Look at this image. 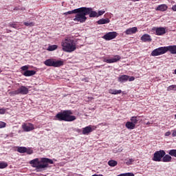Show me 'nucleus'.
Listing matches in <instances>:
<instances>
[{
    "mask_svg": "<svg viewBox=\"0 0 176 176\" xmlns=\"http://www.w3.org/2000/svg\"><path fill=\"white\" fill-rule=\"evenodd\" d=\"M30 164H31L32 167L36 168L37 172L45 171L46 168H48L49 164H54V162L53 160L46 157L41 158L39 161V158H36L30 161Z\"/></svg>",
    "mask_w": 176,
    "mask_h": 176,
    "instance_id": "obj_1",
    "label": "nucleus"
},
{
    "mask_svg": "<svg viewBox=\"0 0 176 176\" xmlns=\"http://www.w3.org/2000/svg\"><path fill=\"white\" fill-rule=\"evenodd\" d=\"M62 50L66 53H72L76 50V43L72 37H65L61 42Z\"/></svg>",
    "mask_w": 176,
    "mask_h": 176,
    "instance_id": "obj_2",
    "label": "nucleus"
},
{
    "mask_svg": "<svg viewBox=\"0 0 176 176\" xmlns=\"http://www.w3.org/2000/svg\"><path fill=\"white\" fill-rule=\"evenodd\" d=\"M72 115V111L64 110L55 116L54 120H58L59 122H74V120H76V116Z\"/></svg>",
    "mask_w": 176,
    "mask_h": 176,
    "instance_id": "obj_3",
    "label": "nucleus"
},
{
    "mask_svg": "<svg viewBox=\"0 0 176 176\" xmlns=\"http://www.w3.org/2000/svg\"><path fill=\"white\" fill-rule=\"evenodd\" d=\"M167 52H170L171 54H176V45H169L167 47H160L151 52V56L155 57L156 56H162Z\"/></svg>",
    "mask_w": 176,
    "mask_h": 176,
    "instance_id": "obj_4",
    "label": "nucleus"
},
{
    "mask_svg": "<svg viewBox=\"0 0 176 176\" xmlns=\"http://www.w3.org/2000/svg\"><path fill=\"white\" fill-rule=\"evenodd\" d=\"M89 13V8H86V7L80 8L73 20L74 21H78L79 23H85L86 20H87L86 16H87Z\"/></svg>",
    "mask_w": 176,
    "mask_h": 176,
    "instance_id": "obj_5",
    "label": "nucleus"
},
{
    "mask_svg": "<svg viewBox=\"0 0 176 176\" xmlns=\"http://www.w3.org/2000/svg\"><path fill=\"white\" fill-rule=\"evenodd\" d=\"M45 65L47 67H54L55 68H58L64 65V61L63 60H54V59H47L44 62Z\"/></svg>",
    "mask_w": 176,
    "mask_h": 176,
    "instance_id": "obj_6",
    "label": "nucleus"
},
{
    "mask_svg": "<svg viewBox=\"0 0 176 176\" xmlns=\"http://www.w3.org/2000/svg\"><path fill=\"white\" fill-rule=\"evenodd\" d=\"M167 153L162 158V161L164 163H170V162H173V157H176V149H171L167 151Z\"/></svg>",
    "mask_w": 176,
    "mask_h": 176,
    "instance_id": "obj_7",
    "label": "nucleus"
},
{
    "mask_svg": "<svg viewBox=\"0 0 176 176\" xmlns=\"http://www.w3.org/2000/svg\"><path fill=\"white\" fill-rule=\"evenodd\" d=\"M29 90L27 87L22 85L19 88H18L15 91H12L10 92V96H18L19 94H21L22 96H25L28 94Z\"/></svg>",
    "mask_w": 176,
    "mask_h": 176,
    "instance_id": "obj_8",
    "label": "nucleus"
},
{
    "mask_svg": "<svg viewBox=\"0 0 176 176\" xmlns=\"http://www.w3.org/2000/svg\"><path fill=\"white\" fill-rule=\"evenodd\" d=\"M164 156H166V151H164V150H160L155 152L152 160H153V162H162Z\"/></svg>",
    "mask_w": 176,
    "mask_h": 176,
    "instance_id": "obj_9",
    "label": "nucleus"
},
{
    "mask_svg": "<svg viewBox=\"0 0 176 176\" xmlns=\"http://www.w3.org/2000/svg\"><path fill=\"white\" fill-rule=\"evenodd\" d=\"M118 36V32H110L106 33L103 36L102 38L105 41H112V39H115Z\"/></svg>",
    "mask_w": 176,
    "mask_h": 176,
    "instance_id": "obj_10",
    "label": "nucleus"
},
{
    "mask_svg": "<svg viewBox=\"0 0 176 176\" xmlns=\"http://www.w3.org/2000/svg\"><path fill=\"white\" fill-rule=\"evenodd\" d=\"M97 129V126H85V128H82V134L84 135H87L89 134H90V133L94 131V130H96Z\"/></svg>",
    "mask_w": 176,
    "mask_h": 176,
    "instance_id": "obj_11",
    "label": "nucleus"
},
{
    "mask_svg": "<svg viewBox=\"0 0 176 176\" xmlns=\"http://www.w3.org/2000/svg\"><path fill=\"white\" fill-rule=\"evenodd\" d=\"M22 129L23 131L28 133V131H32V130H34L35 127L34 126V124L32 123H24L22 125Z\"/></svg>",
    "mask_w": 176,
    "mask_h": 176,
    "instance_id": "obj_12",
    "label": "nucleus"
},
{
    "mask_svg": "<svg viewBox=\"0 0 176 176\" xmlns=\"http://www.w3.org/2000/svg\"><path fill=\"white\" fill-rule=\"evenodd\" d=\"M122 57L119 55L114 56V58H111L110 59H104V63H107V64H112L113 63H118V61H120Z\"/></svg>",
    "mask_w": 176,
    "mask_h": 176,
    "instance_id": "obj_13",
    "label": "nucleus"
},
{
    "mask_svg": "<svg viewBox=\"0 0 176 176\" xmlns=\"http://www.w3.org/2000/svg\"><path fill=\"white\" fill-rule=\"evenodd\" d=\"M138 31V29L137 28V27H133V28L127 29L125 31V34L126 35H133V34H135Z\"/></svg>",
    "mask_w": 176,
    "mask_h": 176,
    "instance_id": "obj_14",
    "label": "nucleus"
},
{
    "mask_svg": "<svg viewBox=\"0 0 176 176\" xmlns=\"http://www.w3.org/2000/svg\"><path fill=\"white\" fill-rule=\"evenodd\" d=\"M155 34L158 36L164 35L166 34V28H156Z\"/></svg>",
    "mask_w": 176,
    "mask_h": 176,
    "instance_id": "obj_15",
    "label": "nucleus"
},
{
    "mask_svg": "<svg viewBox=\"0 0 176 176\" xmlns=\"http://www.w3.org/2000/svg\"><path fill=\"white\" fill-rule=\"evenodd\" d=\"M129 76L123 74L118 78V81L120 82V83H124V82H127L129 80Z\"/></svg>",
    "mask_w": 176,
    "mask_h": 176,
    "instance_id": "obj_16",
    "label": "nucleus"
},
{
    "mask_svg": "<svg viewBox=\"0 0 176 176\" xmlns=\"http://www.w3.org/2000/svg\"><path fill=\"white\" fill-rule=\"evenodd\" d=\"M142 42H152V38H151V35L148 34H145L140 38Z\"/></svg>",
    "mask_w": 176,
    "mask_h": 176,
    "instance_id": "obj_17",
    "label": "nucleus"
},
{
    "mask_svg": "<svg viewBox=\"0 0 176 176\" xmlns=\"http://www.w3.org/2000/svg\"><path fill=\"white\" fill-rule=\"evenodd\" d=\"M168 9V6L166 4H161L159 5L156 8L155 10H158L160 12H166Z\"/></svg>",
    "mask_w": 176,
    "mask_h": 176,
    "instance_id": "obj_18",
    "label": "nucleus"
},
{
    "mask_svg": "<svg viewBox=\"0 0 176 176\" xmlns=\"http://www.w3.org/2000/svg\"><path fill=\"white\" fill-rule=\"evenodd\" d=\"M86 9L89 10V17H98L97 12L93 11V8H86Z\"/></svg>",
    "mask_w": 176,
    "mask_h": 176,
    "instance_id": "obj_19",
    "label": "nucleus"
},
{
    "mask_svg": "<svg viewBox=\"0 0 176 176\" xmlns=\"http://www.w3.org/2000/svg\"><path fill=\"white\" fill-rule=\"evenodd\" d=\"M125 127L129 130H134V129H135V125L132 122L128 121L125 124Z\"/></svg>",
    "mask_w": 176,
    "mask_h": 176,
    "instance_id": "obj_20",
    "label": "nucleus"
},
{
    "mask_svg": "<svg viewBox=\"0 0 176 176\" xmlns=\"http://www.w3.org/2000/svg\"><path fill=\"white\" fill-rule=\"evenodd\" d=\"M110 21H111L108 18L101 19L97 21V23L99 24V25H101L102 24H108V23H109Z\"/></svg>",
    "mask_w": 176,
    "mask_h": 176,
    "instance_id": "obj_21",
    "label": "nucleus"
},
{
    "mask_svg": "<svg viewBox=\"0 0 176 176\" xmlns=\"http://www.w3.org/2000/svg\"><path fill=\"white\" fill-rule=\"evenodd\" d=\"M35 74H36V72L34 70H26L24 72L23 75L24 76H33Z\"/></svg>",
    "mask_w": 176,
    "mask_h": 176,
    "instance_id": "obj_22",
    "label": "nucleus"
},
{
    "mask_svg": "<svg viewBox=\"0 0 176 176\" xmlns=\"http://www.w3.org/2000/svg\"><path fill=\"white\" fill-rule=\"evenodd\" d=\"M131 122L135 124H137L140 122V116H133L131 118Z\"/></svg>",
    "mask_w": 176,
    "mask_h": 176,
    "instance_id": "obj_23",
    "label": "nucleus"
},
{
    "mask_svg": "<svg viewBox=\"0 0 176 176\" xmlns=\"http://www.w3.org/2000/svg\"><path fill=\"white\" fill-rule=\"evenodd\" d=\"M109 94H114V95H116V94H120V93H122V90L121 89H110L109 90Z\"/></svg>",
    "mask_w": 176,
    "mask_h": 176,
    "instance_id": "obj_24",
    "label": "nucleus"
},
{
    "mask_svg": "<svg viewBox=\"0 0 176 176\" xmlns=\"http://www.w3.org/2000/svg\"><path fill=\"white\" fill-rule=\"evenodd\" d=\"M79 10H80L79 8H77V9L73 10L72 11L66 12L63 13V14L65 16H67L68 14H75L78 13V12H79Z\"/></svg>",
    "mask_w": 176,
    "mask_h": 176,
    "instance_id": "obj_25",
    "label": "nucleus"
},
{
    "mask_svg": "<svg viewBox=\"0 0 176 176\" xmlns=\"http://www.w3.org/2000/svg\"><path fill=\"white\" fill-rule=\"evenodd\" d=\"M57 47H58L57 45H49L47 50L48 52H54V50H56Z\"/></svg>",
    "mask_w": 176,
    "mask_h": 176,
    "instance_id": "obj_26",
    "label": "nucleus"
},
{
    "mask_svg": "<svg viewBox=\"0 0 176 176\" xmlns=\"http://www.w3.org/2000/svg\"><path fill=\"white\" fill-rule=\"evenodd\" d=\"M108 164L110 166V167H115L118 166V162L113 160H111L108 162Z\"/></svg>",
    "mask_w": 176,
    "mask_h": 176,
    "instance_id": "obj_27",
    "label": "nucleus"
},
{
    "mask_svg": "<svg viewBox=\"0 0 176 176\" xmlns=\"http://www.w3.org/2000/svg\"><path fill=\"white\" fill-rule=\"evenodd\" d=\"M16 151L19 153H25V151H27V147L19 146L17 148Z\"/></svg>",
    "mask_w": 176,
    "mask_h": 176,
    "instance_id": "obj_28",
    "label": "nucleus"
},
{
    "mask_svg": "<svg viewBox=\"0 0 176 176\" xmlns=\"http://www.w3.org/2000/svg\"><path fill=\"white\" fill-rule=\"evenodd\" d=\"M173 90L176 91V85H172L167 88V91H171Z\"/></svg>",
    "mask_w": 176,
    "mask_h": 176,
    "instance_id": "obj_29",
    "label": "nucleus"
},
{
    "mask_svg": "<svg viewBox=\"0 0 176 176\" xmlns=\"http://www.w3.org/2000/svg\"><path fill=\"white\" fill-rule=\"evenodd\" d=\"M8 167V162H0V168H6Z\"/></svg>",
    "mask_w": 176,
    "mask_h": 176,
    "instance_id": "obj_30",
    "label": "nucleus"
},
{
    "mask_svg": "<svg viewBox=\"0 0 176 176\" xmlns=\"http://www.w3.org/2000/svg\"><path fill=\"white\" fill-rule=\"evenodd\" d=\"M8 25H9V27H12V28H14L15 30L19 29V27H17L16 22L10 23Z\"/></svg>",
    "mask_w": 176,
    "mask_h": 176,
    "instance_id": "obj_31",
    "label": "nucleus"
},
{
    "mask_svg": "<svg viewBox=\"0 0 176 176\" xmlns=\"http://www.w3.org/2000/svg\"><path fill=\"white\" fill-rule=\"evenodd\" d=\"M134 162V159L129 158L126 160V162H125L126 166H131V164H133V162Z\"/></svg>",
    "mask_w": 176,
    "mask_h": 176,
    "instance_id": "obj_32",
    "label": "nucleus"
},
{
    "mask_svg": "<svg viewBox=\"0 0 176 176\" xmlns=\"http://www.w3.org/2000/svg\"><path fill=\"white\" fill-rule=\"evenodd\" d=\"M25 153L28 155H32V153H34V151L30 148H26Z\"/></svg>",
    "mask_w": 176,
    "mask_h": 176,
    "instance_id": "obj_33",
    "label": "nucleus"
},
{
    "mask_svg": "<svg viewBox=\"0 0 176 176\" xmlns=\"http://www.w3.org/2000/svg\"><path fill=\"white\" fill-rule=\"evenodd\" d=\"M24 25H25L26 27H32V26H34V23L24 22Z\"/></svg>",
    "mask_w": 176,
    "mask_h": 176,
    "instance_id": "obj_34",
    "label": "nucleus"
},
{
    "mask_svg": "<svg viewBox=\"0 0 176 176\" xmlns=\"http://www.w3.org/2000/svg\"><path fill=\"white\" fill-rule=\"evenodd\" d=\"M6 127V122L0 121V129H4Z\"/></svg>",
    "mask_w": 176,
    "mask_h": 176,
    "instance_id": "obj_35",
    "label": "nucleus"
},
{
    "mask_svg": "<svg viewBox=\"0 0 176 176\" xmlns=\"http://www.w3.org/2000/svg\"><path fill=\"white\" fill-rule=\"evenodd\" d=\"M104 13H105V10H99L98 12V17L99 16H102V14H104Z\"/></svg>",
    "mask_w": 176,
    "mask_h": 176,
    "instance_id": "obj_36",
    "label": "nucleus"
},
{
    "mask_svg": "<svg viewBox=\"0 0 176 176\" xmlns=\"http://www.w3.org/2000/svg\"><path fill=\"white\" fill-rule=\"evenodd\" d=\"M21 69H22V71H25V72L28 71V66H27V65L23 66V67H21Z\"/></svg>",
    "mask_w": 176,
    "mask_h": 176,
    "instance_id": "obj_37",
    "label": "nucleus"
},
{
    "mask_svg": "<svg viewBox=\"0 0 176 176\" xmlns=\"http://www.w3.org/2000/svg\"><path fill=\"white\" fill-rule=\"evenodd\" d=\"M6 112V109H0V115H3Z\"/></svg>",
    "mask_w": 176,
    "mask_h": 176,
    "instance_id": "obj_38",
    "label": "nucleus"
},
{
    "mask_svg": "<svg viewBox=\"0 0 176 176\" xmlns=\"http://www.w3.org/2000/svg\"><path fill=\"white\" fill-rule=\"evenodd\" d=\"M135 80V78L134 76H129V78L128 79V80L129 82H133V80Z\"/></svg>",
    "mask_w": 176,
    "mask_h": 176,
    "instance_id": "obj_39",
    "label": "nucleus"
},
{
    "mask_svg": "<svg viewBox=\"0 0 176 176\" xmlns=\"http://www.w3.org/2000/svg\"><path fill=\"white\" fill-rule=\"evenodd\" d=\"M165 135H166V137H168L169 135H171V132H170V131L166 132Z\"/></svg>",
    "mask_w": 176,
    "mask_h": 176,
    "instance_id": "obj_40",
    "label": "nucleus"
},
{
    "mask_svg": "<svg viewBox=\"0 0 176 176\" xmlns=\"http://www.w3.org/2000/svg\"><path fill=\"white\" fill-rule=\"evenodd\" d=\"M171 9L173 12H176V5L173 6Z\"/></svg>",
    "mask_w": 176,
    "mask_h": 176,
    "instance_id": "obj_41",
    "label": "nucleus"
},
{
    "mask_svg": "<svg viewBox=\"0 0 176 176\" xmlns=\"http://www.w3.org/2000/svg\"><path fill=\"white\" fill-rule=\"evenodd\" d=\"M172 137H176V130L173 131Z\"/></svg>",
    "mask_w": 176,
    "mask_h": 176,
    "instance_id": "obj_42",
    "label": "nucleus"
},
{
    "mask_svg": "<svg viewBox=\"0 0 176 176\" xmlns=\"http://www.w3.org/2000/svg\"><path fill=\"white\" fill-rule=\"evenodd\" d=\"M6 32H7V34H9L10 32H12V30H10L9 29H6Z\"/></svg>",
    "mask_w": 176,
    "mask_h": 176,
    "instance_id": "obj_43",
    "label": "nucleus"
},
{
    "mask_svg": "<svg viewBox=\"0 0 176 176\" xmlns=\"http://www.w3.org/2000/svg\"><path fill=\"white\" fill-rule=\"evenodd\" d=\"M92 176H103L102 175H93Z\"/></svg>",
    "mask_w": 176,
    "mask_h": 176,
    "instance_id": "obj_44",
    "label": "nucleus"
},
{
    "mask_svg": "<svg viewBox=\"0 0 176 176\" xmlns=\"http://www.w3.org/2000/svg\"><path fill=\"white\" fill-rule=\"evenodd\" d=\"M146 124H147V125H148V124H152V123H151V122H148L146 123Z\"/></svg>",
    "mask_w": 176,
    "mask_h": 176,
    "instance_id": "obj_45",
    "label": "nucleus"
},
{
    "mask_svg": "<svg viewBox=\"0 0 176 176\" xmlns=\"http://www.w3.org/2000/svg\"><path fill=\"white\" fill-rule=\"evenodd\" d=\"M175 75H176V69H175Z\"/></svg>",
    "mask_w": 176,
    "mask_h": 176,
    "instance_id": "obj_46",
    "label": "nucleus"
},
{
    "mask_svg": "<svg viewBox=\"0 0 176 176\" xmlns=\"http://www.w3.org/2000/svg\"><path fill=\"white\" fill-rule=\"evenodd\" d=\"M53 1H57V0H53Z\"/></svg>",
    "mask_w": 176,
    "mask_h": 176,
    "instance_id": "obj_47",
    "label": "nucleus"
}]
</instances>
